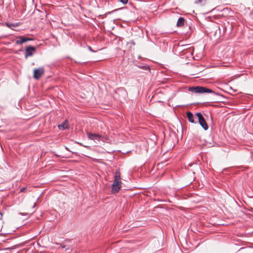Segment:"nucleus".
I'll list each match as a JSON object with an SVG mask.
<instances>
[{
    "instance_id": "6ab92c4d",
    "label": "nucleus",
    "mask_w": 253,
    "mask_h": 253,
    "mask_svg": "<svg viewBox=\"0 0 253 253\" xmlns=\"http://www.w3.org/2000/svg\"><path fill=\"white\" fill-rule=\"evenodd\" d=\"M35 206H36V204H34V206H33V208H34V207H35Z\"/></svg>"
},
{
    "instance_id": "f03ea898",
    "label": "nucleus",
    "mask_w": 253,
    "mask_h": 253,
    "mask_svg": "<svg viewBox=\"0 0 253 253\" xmlns=\"http://www.w3.org/2000/svg\"><path fill=\"white\" fill-rule=\"evenodd\" d=\"M195 116L198 119V122L201 126L205 130H207L209 128V126L202 114L200 112L196 113Z\"/></svg>"
},
{
    "instance_id": "4468645a",
    "label": "nucleus",
    "mask_w": 253,
    "mask_h": 253,
    "mask_svg": "<svg viewBox=\"0 0 253 253\" xmlns=\"http://www.w3.org/2000/svg\"><path fill=\"white\" fill-rule=\"evenodd\" d=\"M84 48H88L90 51H92V52H94V51L92 49V48H91L90 46H88V45H86V46H84V47H83Z\"/></svg>"
},
{
    "instance_id": "9b49d317",
    "label": "nucleus",
    "mask_w": 253,
    "mask_h": 253,
    "mask_svg": "<svg viewBox=\"0 0 253 253\" xmlns=\"http://www.w3.org/2000/svg\"><path fill=\"white\" fill-rule=\"evenodd\" d=\"M58 127L60 129H66L68 127V121H65L62 124L58 125Z\"/></svg>"
},
{
    "instance_id": "1a4fd4ad",
    "label": "nucleus",
    "mask_w": 253,
    "mask_h": 253,
    "mask_svg": "<svg viewBox=\"0 0 253 253\" xmlns=\"http://www.w3.org/2000/svg\"><path fill=\"white\" fill-rule=\"evenodd\" d=\"M185 19L183 17H180L178 18L176 26L177 27H182L184 25Z\"/></svg>"
},
{
    "instance_id": "20e7f679",
    "label": "nucleus",
    "mask_w": 253,
    "mask_h": 253,
    "mask_svg": "<svg viewBox=\"0 0 253 253\" xmlns=\"http://www.w3.org/2000/svg\"><path fill=\"white\" fill-rule=\"evenodd\" d=\"M87 137L89 139L93 140L95 143L99 142L102 138L101 135L100 134L90 133H87Z\"/></svg>"
},
{
    "instance_id": "9d476101",
    "label": "nucleus",
    "mask_w": 253,
    "mask_h": 253,
    "mask_svg": "<svg viewBox=\"0 0 253 253\" xmlns=\"http://www.w3.org/2000/svg\"><path fill=\"white\" fill-rule=\"evenodd\" d=\"M200 87L201 86L191 87L189 88V90L196 93H200Z\"/></svg>"
},
{
    "instance_id": "423d86ee",
    "label": "nucleus",
    "mask_w": 253,
    "mask_h": 253,
    "mask_svg": "<svg viewBox=\"0 0 253 253\" xmlns=\"http://www.w3.org/2000/svg\"><path fill=\"white\" fill-rule=\"evenodd\" d=\"M17 38L18 40L15 42V43L17 44H21L28 41L32 40V39L29 38H25L22 36L19 37Z\"/></svg>"
},
{
    "instance_id": "f8f14e48",
    "label": "nucleus",
    "mask_w": 253,
    "mask_h": 253,
    "mask_svg": "<svg viewBox=\"0 0 253 253\" xmlns=\"http://www.w3.org/2000/svg\"><path fill=\"white\" fill-rule=\"evenodd\" d=\"M207 0H196L195 3L196 4H200L204 5L206 3Z\"/></svg>"
},
{
    "instance_id": "a211bd4d",
    "label": "nucleus",
    "mask_w": 253,
    "mask_h": 253,
    "mask_svg": "<svg viewBox=\"0 0 253 253\" xmlns=\"http://www.w3.org/2000/svg\"><path fill=\"white\" fill-rule=\"evenodd\" d=\"M84 64H85V62H83L82 63V65H84Z\"/></svg>"
},
{
    "instance_id": "0eeeda50",
    "label": "nucleus",
    "mask_w": 253,
    "mask_h": 253,
    "mask_svg": "<svg viewBox=\"0 0 253 253\" xmlns=\"http://www.w3.org/2000/svg\"><path fill=\"white\" fill-rule=\"evenodd\" d=\"M213 93L214 94L219 95V94L215 93L214 91H213L212 89L207 88L206 87L204 86H201L200 87V93Z\"/></svg>"
},
{
    "instance_id": "6e6552de",
    "label": "nucleus",
    "mask_w": 253,
    "mask_h": 253,
    "mask_svg": "<svg viewBox=\"0 0 253 253\" xmlns=\"http://www.w3.org/2000/svg\"><path fill=\"white\" fill-rule=\"evenodd\" d=\"M187 117L188 118V121L192 123H194V116L193 114L191 112H188L187 113Z\"/></svg>"
},
{
    "instance_id": "f3484780",
    "label": "nucleus",
    "mask_w": 253,
    "mask_h": 253,
    "mask_svg": "<svg viewBox=\"0 0 253 253\" xmlns=\"http://www.w3.org/2000/svg\"><path fill=\"white\" fill-rule=\"evenodd\" d=\"M131 44H133V45H134V44H135V43H134V42L133 41H132L131 42Z\"/></svg>"
},
{
    "instance_id": "f257e3e1",
    "label": "nucleus",
    "mask_w": 253,
    "mask_h": 253,
    "mask_svg": "<svg viewBox=\"0 0 253 253\" xmlns=\"http://www.w3.org/2000/svg\"><path fill=\"white\" fill-rule=\"evenodd\" d=\"M122 187V182L121 181V174L119 171L115 172V179L113 181L112 188L113 193H118Z\"/></svg>"
},
{
    "instance_id": "7ed1b4c3",
    "label": "nucleus",
    "mask_w": 253,
    "mask_h": 253,
    "mask_svg": "<svg viewBox=\"0 0 253 253\" xmlns=\"http://www.w3.org/2000/svg\"><path fill=\"white\" fill-rule=\"evenodd\" d=\"M44 73V69L43 67L35 69L33 71V77L36 80H39Z\"/></svg>"
},
{
    "instance_id": "39448f33",
    "label": "nucleus",
    "mask_w": 253,
    "mask_h": 253,
    "mask_svg": "<svg viewBox=\"0 0 253 253\" xmlns=\"http://www.w3.org/2000/svg\"><path fill=\"white\" fill-rule=\"evenodd\" d=\"M36 51L35 47L29 46L25 49V58H27L28 56H31L33 55L34 52Z\"/></svg>"
},
{
    "instance_id": "dca6fc26",
    "label": "nucleus",
    "mask_w": 253,
    "mask_h": 253,
    "mask_svg": "<svg viewBox=\"0 0 253 253\" xmlns=\"http://www.w3.org/2000/svg\"><path fill=\"white\" fill-rule=\"evenodd\" d=\"M26 188V187H23V188H21V189H20V192H24Z\"/></svg>"
},
{
    "instance_id": "2eb2a0df",
    "label": "nucleus",
    "mask_w": 253,
    "mask_h": 253,
    "mask_svg": "<svg viewBox=\"0 0 253 253\" xmlns=\"http://www.w3.org/2000/svg\"><path fill=\"white\" fill-rule=\"evenodd\" d=\"M120 1L123 4H126L128 0H120Z\"/></svg>"
},
{
    "instance_id": "ddd939ff",
    "label": "nucleus",
    "mask_w": 253,
    "mask_h": 253,
    "mask_svg": "<svg viewBox=\"0 0 253 253\" xmlns=\"http://www.w3.org/2000/svg\"><path fill=\"white\" fill-rule=\"evenodd\" d=\"M139 67L141 69H144V70H150V68L149 67V66H148L147 65H143V66H139Z\"/></svg>"
}]
</instances>
